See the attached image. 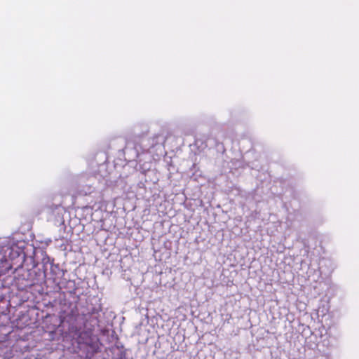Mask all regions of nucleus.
Wrapping results in <instances>:
<instances>
[{"instance_id": "nucleus-1", "label": "nucleus", "mask_w": 359, "mask_h": 359, "mask_svg": "<svg viewBox=\"0 0 359 359\" xmlns=\"http://www.w3.org/2000/svg\"><path fill=\"white\" fill-rule=\"evenodd\" d=\"M81 327H79L74 324L70 325L69 327V331L71 333L74 334V335L77 336L79 337H80L81 334Z\"/></svg>"}]
</instances>
